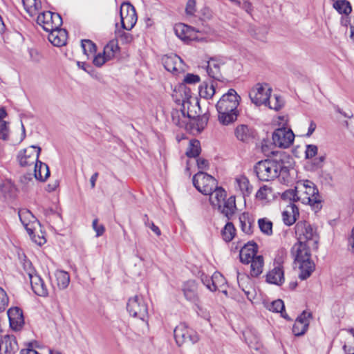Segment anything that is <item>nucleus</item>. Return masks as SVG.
<instances>
[{
    "mask_svg": "<svg viewBox=\"0 0 354 354\" xmlns=\"http://www.w3.org/2000/svg\"><path fill=\"white\" fill-rule=\"evenodd\" d=\"M298 240L292 248L295 263L299 269V278L305 280L315 270V265L311 259V250H317L319 236L317 229L306 221L297 222L295 227Z\"/></svg>",
    "mask_w": 354,
    "mask_h": 354,
    "instance_id": "1",
    "label": "nucleus"
},
{
    "mask_svg": "<svg viewBox=\"0 0 354 354\" xmlns=\"http://www.w3.org/2000/svg\"><path fill=\"white\" fill-rule=\"evenodd\" d=\"M283 196L293 201L309 205L315 209H319L322 207L321 196L317 188L313 182L308 180L298 181L295 189L286 191Z\"/></svg>",
    "mask_w": 354,
    "mask_h": 354,
    "instance_id": "2",
    "label": "nucleus"
},
{
    "mask_svg": "<svg viewBox=\"0 0 354 354\" xmlns=\"http://www.w3.org/2000/svg\"><path fill=\"white\" fill-rule=\"evenodd\" d=\"M239 100L240 96L234 89L231 88L218 101L216 106L218 113V121L222 124L228 125L236 120Z\"/></svg>",
    "mask_w": 354,
    "mask_h": 354,
    "instance_id": "3",
    "label": "nucleus"
},
{
    "mask_svg": "<svg viewBox=\"0 0 354 354\" xmlns=\"http://www.w3.org/2000/svg\"><path fill=\"white\" fill-rule=\"evenodd\" d=\"M254 171L259 180L269 181L279 176L285 179L288 176L289 167L282 159H266L258 162Z\"/></svg>",
    "mask_w": 354,
    "mask_h": 354,
    "instance_id": "4",
    "label": "nucleus"
},
{
    "mask_svg": "<svg viewBox=\"0 0 354 354\" xmlns=\"http://www.w3.org/2000/svg\"><path fill=\"white\" fill-rule=\"evenodd\" d=\"M278 120L279 124H281L282 127L277 129L273 132L272 142L276 147L287 149L292 145L295 140V134L290 129L285 127L288 123L286 117L280 116L278 118Z\"/></svg>",
    "mask_w": 354,
    "mask_h": 354,
    "instance_id": "5",
    "label": "nucleus"
},
{
    "mask_svg": "<svg viewBox=\"0 0 354 354\" xmlns=\"http://www.w3.org/2000/svg\"><path fill=\"white\" fill-rule=\"evenodd\" d=\"M18 214L22 225L26 230L32 240L39 245H44L46 243L45 238L39 236L37 238L34 234L37 229L39 227V223L36 217L30 210L25 208L19 209Z\"/></svg>",
    "mask_w": 354,
    "mask_h": 354,
    "instance_id": "6",
    "label": "nucleus"
},
{
    "mask_svg": "<svg viewBox=\"0 0 354 354\" xmlns=\"http://www.w3.org/2000/svg\"><path fill=\"white\" fill-rule=\"evenodd\" d=\"M235 62L231 59H210L207 65L208 75L215 80H220L223 74H227L233 71Z\"/></svg>",
    "mask_w": 354,
    "mask_h": 354,
    "instance_id": "7",
    "label": "nucleus"
},
{
    "mask_svg": "<svg viewBox=\"0 0 354 354\" xmlns=\"http://www.w3.org/2000/svg\"><path fill=\"white\" fill-rule=\"evenodd\" d=\"M194 103H197L195 97L187 98V100H183L182 104L183 109H174L171 112V120L174 124L176 126L185 128L189 122L190 118H194L192 114V111L189 110V105Z\"/></svg>",
    "mask_w": 354,
    "mask_h": 354,
    "instance_id": "8",
    "label": "nucleus"
},
{
    "mask_svg": "<svg viewBox=\"0 0 354 354\" xmlns=\"http://www.w3.org/2000/svg\"><path fill=\"white\" fill-rule=\"evenodd\" d=\"M272 88L267 83H257L251 89L249 93L252 103L257 106L266 105L270 97Z\"/></svg>",
    "mask_w": 354,
    "mask_h": 354,
    "instance_id": "9",
    "label": "nucleus"
},
{
    "mask_svg": "<svg viewBox=\"0 0 354 354\" xmlns=\"http://www.w3.org/2000/svg\"><path fill=\"white\" fill-rule=\"evenodd\" d=\"M193 184L204 195L209 194L216 187V180L206 173L199 171L193 177Z\"/></svg>",
    "mask_w": 354,
    "mask_h": 354,
    "instance_id": "10",
    "label": "nucleus"
},
{
    "mask_svg": "<svg viewBox=\"0 0 354 354\" xmlns=\"http://www.w3.org/2000/svg\"><path fill=\"white\" fill-rule=\"evenodd\" d=\"M174 335L176 342L178 346H181L186 342L195 344L200 339L197 333L189 328L185 323H181L175 328Z\"/></svg>",
    "mask_w": 354,
    "mask_h": 354,
    "instance_id": "11",
    "label": "nucleus"
},
{
    "mask_svg": "<svg viewBox=\"0 0 354 354\" xmlns=\"http://www.w3.org/2000/svg\"><path fill=\"white\" fill-rule=\"evenodd\" d=\"M41 148L32 145L19 151L17 160L21 167H28L35 165L41 153Z\"/></svg>",
    "mask_w": 354,
    "mask_h": 354,
    "instance_id": "12",
    "label": "nucleus"
},
{
    "mask_svg": "<svg viewBox=\"0 0 354 354\" xmlns=\"http://www.w3.org/2000/svg\"><path fill=\"white\" fill-rule=\"evenodd\" d=\"M37 24L46 32L59 28L62 24L61 16L50 11L40 13L37 18Z\"/></svg>",
    "mask_w": 354,
    "mask_h": 354,
    "instance_id": "13",
    "label": "nucleus"
},
{
    "mask_svg": "<svg viewBox=\"0 0 354 354\" xmlns=\"http://www.w3.org/2000/svg\"><path fill=\"white\" fill-rule=\"evenodd\" d=\"M122 26L127 30H131L136 24L137 15L134 7L129 3H123L120 6Z\"/></svg>",
    "mask_w": 354,
    "mask_h": 354,
    "instance_id": "14",
    "label": "nucleus"
},
{
    "mask_svg": "<svg viewBox=\"0 0 354 354\" xmlns=\"http://www.w3.org/2000/svg\"><path fill=\"white\" fill-rule=\"evenodd\" d=\"M281 259H275L274 268L266 274V281L269 283L281 286L285 281L284 270Z\"/></svg>",
    "mask_w": 354,
    "mask_h": 354,
    "instance_id": "15",
    "label": "nucleus"
},
{
    "mask_svg": "<svg viewBox=\"0 0 354 354\" xmlns=\"http://www.w3.org/2000/svg\"><path fill=\"white\" fill-rule=\"evenodd\" d=\"M202 281L211 291L218 290L227 295L225 279L220 272H214L211 278L206 277L205 279H203Z\"/></svg>",
    "mask_w": 354,
    "mask_h": 354,
    "instance_id": "16",
    "label": "nucleus"
},
{
    "mask_svg": "<svg viewBox=\"0 0 354 354\" xmlns=\"http://www.w3.org/2000/svg\"><path fill=\"white\" fill-rule=\"evenodd\" d=\"M239 248L240 260L243 263H250L253 258H255L257 256L256 254L257 252L258 247L254 242H248L243 246L240 245L235 247L236 250H239Z\"/></svg>",
    "mask_w": 354,
    "mask_h": 354,
    "instance_id": "17",
    "label": "nucleus"
},
{
    "mask_svg": "<svg viewBox=\"0 0 354 354\" xmlns=\"http://www.w3.org/2000/svg\"><path fill=\"white\" fill-rule=\"evenodd\" d=\"M311 314L308 311H302L299 315L292 327V332L295 336L303 335L308 330Z\"/></svg>",
    "mask_w": 354,
    "mask_h": 354,
    "instance_id": "18",
    "label": "nucleus"
},
{
    "mask_svg": "<svg viewBox=\"0 0 354 354\" xmlns=\"http://www.w3.org/2000/svg\"><path fill=\"white\" fill-rule=\"evenodd\" d=\"M234 187L243 198L250 196L253 190L249 179L244 175H239L234 178Z\"/></svg>",
    "mask_w": 354,
    "mask_h": 354,
    "instance_id": "19",
    "label": "nucleus"
},
{
    "mask_svg": "<svg viewBox=\"0 0 354 354\" xmlns=\"http://www.w3.org/2000/svg\"><path fill=\"white\" fill-rule=\"evenodd\" d=\"M174 29L176 35L185 42L198 39L197 32L187 25L178 24L175 25Z\"/></svg>",
    "mask_w": 354,
    "mask_h": 354,
    "instance_id": "20",
    "label": "nucleus"
},
{
    "mask_svg": "<svg viewBox=\"0 0 354 354\" xmlns=\"http://www.w3.org/2000/svg\"><path fill=\"white\" fill-rule=\"evenodd\" d=\"M162 61L165 69L169 72L179 73L184 70L183 61L176 55H167L163 58Z\"/></svg>",
    "mask_w": 354,
    "mask_h": 354,
    "instance_id": "21",
    "label": "nucleus"
},
{
    "mask_svg": "<svg viewBox=\"0 0 354 354\" xmlns=\"http://www.w3.org/2000/svg\"><path fill=\"white\" fill-rule=\"evenodd\" d=\"M30 281L32 289L36 295L40 297L48 296V288L46 283H44V280L38 274L35 275H32L30 274Z\"/></svg>",
    "mask_w": 354,
    "mask_h": 354,
    "instance_id": "22",
    "label": "nucleus"
},
{
    "mask_svg": "<svg viewBox=\"0 0 354 354\" xmlns=\"http://www.w3.org/2000/svg\"><path fill=\"white\" fill-rule=\"evenodd\" d=\"M48 39L55 46H62L66 44L67 40V32L66 30L57 28L49 30Z\"/></svg>",
    "mask_w": 354,
    "mask_h": 354,
    "instance_id": "23",
    "label": "nucleus"
},
{
    "mask_svg": "<svg viewBox=\"0 0 354 354\" xmlns=\"http://www.w3.org/2000/svg\"><path fill=\"white\" fill-rule=\"evenodd\" d=\"M7 315L11 329L15 331L21 330L25 324L23 311H7Z\"/></svg>",
    "mask_w": 354,
    "mask_h": 354,
    "instance_id": "24",
    "label": "nucleus"
},
{
    "mask_svg": "<svg viewBox=\"0 0 354 354\" xmlns=\"http://www.w3.org/2000/svg\"><path fill=\"white\" fill-rule=\"evenodd\" d=\"M2 354H14L17 350V343L13 335H6L0 338Z\"/></svg>",
    "mask_w": 354,
    "mask_h": 354,
    "instance_id": "25",
    "label": "nucleus"
},
{
    "mask_svg": "<svg viewBox=\"0 0 354 354\" xmlns=\"http://www.w3.org/2000/svg\"><path fill=\"white\" fill-rule=\"evenodd\" d=\"M183 292L185 298L188 301L196 304L197 307H199L198 304V287L194 281H188L184 284Z\"/></svg>",
    "mask_w": 354,
    "mask_h": 354,
    "instance_id": "26",
    "label": "nucleus"
},
{
    "mask_svg": "<svg viewBox=\"0 0 354 354\" xmlns=\"http://www.w3.org/2000/svg\"><path fill=\"white\" fill-rule=\"evenodd\" d=\"M299 216L298 207L293 203L287 205L282 212V220L286 225L294 224Z\"/></svg>",
    "mask_w": 354,
    "mask_h": 354,
    "instance_id": "27",
    "label": "nucleus"
},
{
    "mask_svg": "<svg viewBox=\"0 0 354 354\" xmlns=\"http://www.w3.org/2000/svg\"><path fill=\"white\" fill-rule=\"evenodd\" d=\"M207 195L209 196L210 204L218 209L221 207V205L223 204V202L226 198L227 194L224 189L216 185V187Z\"/></svg>",
    "mask_w": 354,
    "mask_h": 354,
    "instance_id": "28",
    "label": "nucleus"
},
{
    "mask_svg": "<svg viewBox=\"0 0 354 354\" xmlns=\"http://www.w3.org/2000/svg\"><path fill=\"white\" fill-rule=\"evenodd\" d=\"M255 197L261 203H268L275 198V193L270 186L264 185L258 189Z\"/></svg>",
    "mask_w": 354,
    "mask_h": 354,
    "instance_id": "29",
    "label": "nucleus"
},
{
    "mask_svg": "<svg viewBox=\"0 0 354 354\" xmlns=\"http://www.w3.org/2000/svg\"><path fill=\"white\" fill-rule=\"evenodd\" d=\"M218 209L228 218H230L236 209L235 196H231L228 198H225Z\"/></svg>",
    "mask_w": 354,
    "mask_h": 354,
    "instance_id": "30",
    "label": "nucleus"
},
{
    "mask_svg": "<svg viewBox=\"0 0 354 354\" xmlns=\"http://www.w3.org/2000/svg\"><path fill=\"white\" fill-rule=\"evenodd\" d=\"M34 176L37 180L45 181L50 176L48 165L38 160L34 165Z\"/></svg>",
    "mask_w": 354,
    "mask_h": 354,
    "instance_id": "31",
    "label": "nucleus"
},
{
    "mask_svg": "<svg viewBox=\"0 0 354 354\" xmlns=\"http://www.w3.org/2000/svg\"><path fill=\"white\" fill-rule=\"evenodd\" d=\"M250 274L252 277H258L263 270L264 260L261 255H257L250 262Z\"/></svg>",
    "mask_w": 354,
    "mask_h": 354,
    "instance_id": "32",
    "label": "nucleus"
},
{
    "mask_svg": "<svg viewBox=\"0 0 354 354\" xmlns=\"http://www.w3.org/2000/svg\"><path fill=\"white\" fill-rule=\"evenodd\" d=\"M22 3L26 11L30 16L36 15L41 8V0H22Z\"/></svg>",
    "mask_w": 354,
    "mask_h": 354,
    "instance_id": "33",
    "label": "nucleus"
},
{
    "mask_svg": "<svg viewBox=\"0 0 354 354\" xmlns=\"http://www.w3.org/2000/svg\"><path fill=\"white\" fill-rule=\"evenodd\" d=\"M235 136L238 140L247 142L252 138V133L247 125L241 124L236 128Z\"/></svg>",
    "mask_w": 354,
    "mask_h": 354,
    "instance_id": "34",
    "label": "nucleus"
},
{
    "mask_svg": "<svg viewBox=\"0 0 354 354\" xmlns=\"http://www.w3.org/2000/svg\"><path fill=\"white\" fill-rule=\"evenodd\" d=\"M55 277L58 288L61 290L68 287L70 283V276L67 272L63 270H57L55 272Z\"/></svg>",
    "mask_w": 354,
    "mask_h": 354,
    "instance_id": "35",
    "label": "nucleus"
},
{
    "mask_svg": "<svg viewBox=\"0 0 354 354\" xmlns=\"http://www.w3.org/2000/svg\"><path fill=\"white\" fill-rule=\"evenodd\" d=\"M120 48L117 40H111L104 48L103 53L109 60L113 59L119 52Z\"/></svg>",
    "mask_w": 354,
    "mask_h": 354,
    "instance_id": "36",
    "label": "nucleus"
},
{
    "mask_svg": "<svg viewBox=\"0 0 354 354\" xmlns=\"http://www.w3.org/2000/svg\"><path fill=\"white\" fill-rule=\"evenodd\" d=\"M241 230L246 234L252 233V219L248 213L243 212L239 216Z\"/></svg>",
    "mask_w": 354,
    "mask_h": 354,
    "instance_id": "37",
    "label": "nucleus"
},
{
    "mask_svg": "<svg viewBox=\"0 0 354 354\" xmlns=\"http://www.w3.org/2000/svg\"><path fill=\"white\" fill-rule=\"evenodd\" d=\"M245 341L248 346L254 349H259L261 344L259 342V337L257 334H253L251 330H247L243 333Z\"/></svg>",
    "mask_w": 354,
    "mask_h": 354,
    "instance_id": "38",
    "label": "nucleus"
},
{
    "mask_svg": "<svg viewBox=\"0 0 354 354\" xmlns=\"http://www.w3.org/2000/svg\"><path fill=\"white\" fill-rule=\"evenodd\" d=\"M284 105V100L283 98L278 95H271L268 102H266V105L270 109H273L274 111L280 110Z\"/></svg>",
    "mask_w": 354,
    "mask_h": 354,
    "instance_id": "39",
    "label": "nucleus"
},
{
    "mask_svg": "<svg viewBox=\"0 0 354 354\" xmlns=\"http://www.w3.org/2000/svg\"><path fill=\"white\" fill-rule=\"evenodd\" d=\"M215 94V88L213 84H203L199 87V95L204 99H211Z\"/></svg>",
    "mask_w": 354,
    "mask_h": 354,
    "instance_id": "40",
    "label": "nucleus"
},
{
    "mask_svg": "<svg viewBox=\"0 0 354 354\" xmlns=\"http://www.w3.org/2000/svg\"><path fill=\"white\" fill-rule=\"evenodd\" d=\"M201 153V144L197 140H191L189 141L186 155L188 157H196Z\"/></svg>",
    "mask_w": 354,
    "mask_h": 354,
    "instance_id": "41",
    "label": "nucleus"
},
{
    "mask_svg": "<svg viewBox=\"0 0 354 354\" xmlns=\"http://www.w3.org/2000/svg\"><path fill=\"white\" fill-rule=\"evenodd\" d=\"M333 8L337 10L339 14L348 15L351 10V6L348 1L339 0L333 3Z\"/></svg>",
    "mask_w": 354,
    "mask_h": 354,
    "instance_id": "42",
    "label": "nucleus"
},
{
    "mask_svg": "<svg viewBox=\"0 0 354 354\" xmlns=\"http://www.w3.org/2000/svg\"><path fill=\"white\" fill-rule=\"evenodd\" d=\"M236 232V229L232 223H227L222 230L223 239L229 242L233 239Z\"/></svg>",
    "mask_w": 354,
    "mask_h": 354,
    "instance_id": "43",
    "label": "nucleus"
},
{
    "mask_svg": "<svg viewBox=\"0 0 354 354\" xmlns=\"http://www.w3.org/2000/svg\"><path fill=\"white\" fill-rule=\"evenodd\" d=\"M259 227L261 231L266 234L271 235L272 234V223L266 218H260L258 221Z\"/></svg>",
    "mask_w": 354,
    "mask_h": 354,
    "instance_id": "44",
    "label": "nucleus"
},
{
    "mask_svg": "<svg viewBox=\"0 0 354 354\" xmlns=\"http://www.w3.org/2000/svg\"><path fill=\"white\" fill-rule=\"evenodd\" d=\"M82 48L85 55L88 56L95 52V44L89 39H84L82 41Z\"/></svg>",
    "mask_w": 354,
    "mask_h": 354,
    "instance_id": "45",
    "label": "nucleus"
},
{
    "mask_svg": "<svg viewBox=\"0 0 354 354\" xmlns=\"http://www.w3.org/2000/svg\"><path fill=\"white\" fill-rule=\"evenodd\" d=\"M9 132L8 124L6 121H0V139L8 140Z\"/></svg>",
    "mask_w": 354,
    "mask_h": 354,
    "instance_id": "46",
    "label": "nucleus"
},
{
    "mask_svg": "<svg viewBox=\"0 0 354 354\" xmlns=\"http://www.w3.org/2000/svg\"><path fill=\"white\" fill-rule=\"evenodd\" d=\"M92 227L94 231L96 233V236L99 237L105 232V227L102 224L98 223V220L97 218L94 219L92 223Z\"/></svg>",
    "mask_w": 354,
    "mask_h": 354,
    "instance_id": "47",
    "label": "nucleus"
},
{
    "mask_svg": "<svg viewBox=\"0 0 354 354\" xmlns=\"http://www.w3.org/2000/svg\"><path fill=\"white\" fill-rule=\"evenodd\" d=\"M8 297L4 290L0 288V310H5L8 305Z\"/></svg>",
    "mask_w": 354,
    "mask_h": 354,
    "instance_id": "48",
    "label": "nucleus"
},
{
    "mask_svg": "<svg viewBox=\"0 0 354 354\" xmlns=\"http://www.w3.org/2000/svg\"><path fill=\"white\" fill-rule=\"evenodd\" d=\"M107 61H109V59H106V56L103 53L97 55L94 57L93 63L95 66L100 67Z\"/></svg>",
    "mask_w": 354,
    "mask_h": 354,
    "instance_id": "49",
    "label": "nucleus"
},
{
    "mask_svg": "<svg viewBox=\"0 0 354 354\" xmlns=\"http://www.w3.org/2000/svg\"><path fill=\"white\" fill-rule=\"evenodd\" d=\"M1 189L3 194L7 196L12 194L15 190V187L10 181H7L3 183L1 187Z\"/></svg>",
    "mask_w": 354,
    "mask_h": 354,
    "instance_id": "50",
    "label": "nucleus"
},
{
    "mask_svg": "<svg viewBox=\"0 0 354 354\" xmlns=\"http://www.w3.org/2000/svg\"><path fill=\"white\" fill-rule=\"evenodd\" d=\"M347 250L350 253L354 254V226L348 236Z\"/></svg>",
    "mask_w": 354,
    "mask_h": 354,
    "instance_id": "51",
    "label": "nucleus"
},
{
    "mask_svg": "<svg viewBox=\"0 0 354 354\" xmlns=\"http://www.w3.org/2000/svg\"><path fill=\"white\" fill-rule=\"evenodd\" d=\"M201 81V78L198 75L192 73H187L184 78V82L186 84H192L198 83Z\"/></svg>",
    "mask_w": 354,
    "mask_h": 354,
    "instance_id": "52",
    "label": "nucleus"
},
{
    "mask_svg": "<svg viewBox=\"0 0 354 354\" xmlns=\"http://www.w3.org/2000/svg\"><path fill=\"white\" fill-rule=\"evenodd\" d=\"M24 269L26 274H28L29 279H30V274L32 275H35L37 274L35 268L32 267V263L30 261H24Z\"/></svg>",
    "mask_w": 354,
    "mask_h": 354,
    "instance_id": "53",
    "label": "nucleus"
},
{
    "mask_svg": "<svg viewBox=\"0 0 354 354\" xmlns=\"http://www.w3.org/2000/svg\"><path fill=\"white\" fill-rule=\"evenodd\" d=\"M132 317L138 318L141 321L147 323L148 314L147 311H132L130 315Z\"/></svg>",
    "mask_w": 354,
    "mask_h": 354,
    "instance_id": "54",
    "label": "nucleus"
},
{
    "mask_svg": "<svg viewBox=\"0 0 354 354\" xmlns=\"http://www.w3.org/2000/svg\"><path fill=\"white\" fill-rule=\"evenodd\" d=\"M317 153V147L313 145H308L306 146V149L305 151L306 158H311L314 157Z\"/></svg>",
    "mask_w": 354,
    "mask_h": 354,
    "instance_id": "55",
    "label": "nucleus"
},
{
    "mask_svg": "<svg viewBox=\"0 0 354 354\" xmlns=\"http://www.w3.org/2000/svg\"><path fill=\"white\" fill-rule=\"evenodd\" d=\"M127 307L129 310H135L136 308H141L138 297L136 296L131 298L127 303Z\"/></svg>",
    "mask_w": 354,
    "mask_h": 354,
    "instance_id": "56",
    "label": "nucleus"
},
{
    "mask_svg": "<svg viewBox=\"0 0 354 354\" xmlns=\"http://www.w3.org/2000/svg\"><path fill=\"white\" fill-rule=\"evenodd\" d=\"M271 308L269 310H285L283 301L281 299H277L270 304Z\"/></svg>",
    "mask_w": 354,
    "mask_h": 354,
    "instance_id": "57",
    "label": "nucleus"
},
{
    "mask_svg": "<svg viewBox=\"0 0 354 354\" xmlns=\"http://www.w3.org/2000/svg\"><path fill=\"white\" fill-rule=\"evenodd\" d=\"M196 1L195 0H189L186 5L185 11L188 15H194L196 11Z\"/></svg>",
    "mask_w": 354,
    "mask_h": 354,
    "instance_id": "58",
    "label": "nucleus"
},
{
    "mask_svg": "<svg viewBox=\"0 0 354 354\" xmlns=\"http://www.w3.org/2000/svg\"><path fill=\"white\" fill-rule=\"evenodd\" d=\"M145 225L151 228V230L157 235L160 236L161 234L160 230L158 226H156L152 221H149V219L145 221Z\"/></svg>",
    "mask_w": 354,
    "mask_h": 354,
    "instance_id": "59",
    "label": "nucleus"
},
{
    "mask_svg": "<svg viewBox=\"0 0 354 354\" xmlns=\"http://www.w3.org/2000/svg\"><path fill=\"white\" fill-rule=\"evenodd\" d=\"M208 161L204 158H198L197 160V166L200 169H206L208 167Z\"/></svg>",
    "mask_w": 354,
    "mask_h": 354,
    "instance_id": "60",
    "label": "nucleus"
},
{
    "mask_svg": "<svg viewBox=\"0 0 354 354\" xmlns=\"http://www.w3.org/2000/svg\"><path fill=\"white\" fill-rule=\"evenodd\" d=\"M315 129H316L315 123L313 122H311L310 124V126L308 127V132H307L306 136L307 137L310 136L313 134V133L315 131Z\"/></svg>",
    "mask_w": 354,
    "mask_h": 354,
    "instance_id": "61",
    "label": "nucleus"
},
{
    "mask_svg": "<svg viewBox=\"0 0 354 354\" xmlns=\"http://www.w3.org/2000/svg\"><path fill=\"white\" fill-rule=\"evenodd\" d=\"M97 178H98L97 172L94 173L92 175V176L91 177L90 183H91V187L92 189H93L95 187V183H96Z\"/></svg>",
    "mask_w": 354,
    "mask_h": 354,
    "instance_id": "62",
    "label": "nucleus"
},
{
    "mask_svg": "<svg viewBox=\"0 0 354 354\" xmlns=\"http://www.w3.org/2000/svg\"><path fill=\"white\" fill-rule=\"evenodd\" d=\"M122 39L126 43H130L133 40V37L129 33H124L122 36Z\"/></svg>",
    "mask_w": 354,
    "mask_h": 354,
    "instance_id": "63",
    "label": "nucleus"
},
{
    "mask_svg": "<svg viewBox=\"0 0 354 354\" xmlns=\"http://www.w3.org/2000/svg\"><path fill=\"white\" fill-rule=\"evenodd\" d=\"M21 354H40L32 348L24 349L21 351Z\"/></svg>",
    "mask_w": 354,
    "mask_h": 354,
    "instance_id": "64",
    "label": "nucleus"
}]
</instances>
